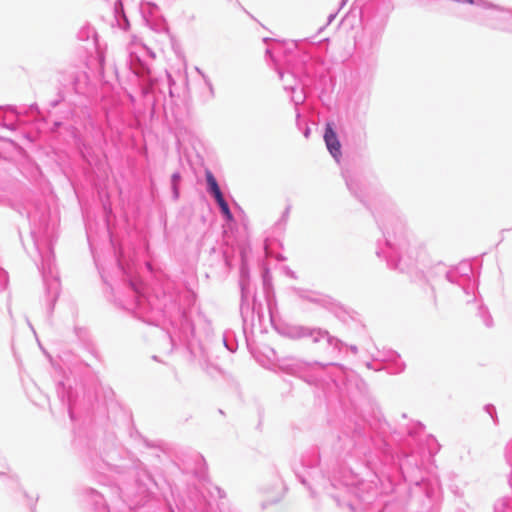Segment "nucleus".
I'll return each mask as SVG.
<instances>
[{
	"label": "nucleus",
	"mask_w": 512,
	"mask_h": 512,
	"mask_svg": "<svg viewBox=\"0 0 512 512\" xmlns=\"http://www.w3.org/2000/svg\"><path fill=\"white\" fill-rule=\"evenodd\" d=\"M219 207H220L222 213L226 216V218L228 220H231L232 219V214L230 212V209H229V206H228L227 202L226 201L223 202L222 204L219 205Z\"/></svg>",
	"instance_id": "3"
},
{
	"label": "nucleus",
	"mask_w": 512,
	"mask_h": 512,
	"mask_svg": "<svg viewBox=\"0 0 512 512\" xmlns=\"http://www.w3.org/2000/svg\"><path fill=\"white\" fill-rule=\"evenodd\" d=\"M213 196L215 197V199H216V201H217L218 205H220V204H222L223 202H225V199H224V197H223V195H222L221 190H219V191H217V192L213 193Z\"/></svg>",
	"instance_id": "4"
},
{
	"label": "nucleus",
	"mask_w": 512,
	"mask_h": 512,
	"mask_svg": "<svg viewBox=\"0 0 512 512\" xmlns=\"http://www.w3.org/2000/svg\"><path fill=\"white\" fill-rule=\"evenodd\" d=\"M180 179H181V176L179 173H174L172 175L173 187H174L175 192L177 191V184L179 183Z\"/></svg>",
	"instance_id": "5"
},
{
	"label": "nucleus",
	"mask_w": 512,
	"mask_h": 512,
	"mask_svg": "<svg viewBox=\"0 0 512 512\" xmlns=\"http://www.w3.org/2000/svg\"><path fill=\"white\" fill-rule=\"evenodd\" d=\"M205 176H206L209 192L213 194V193L219 191L220 190L219 185H218L215 177L213 176L212 172L209 170H206Z\"/></svg>",
	"instance_id": "2"
},
{
	"label": "nucleus",
	"mask_w": 512,
	"mask_h": 512,
	"mask_svg": "<svg viewBox=\"0 0 512 512\" xmlns=\"http://www.w3.org/2000/svg\"><path fill=\"white\" fill-rule=\"evenodd\" d=\"M324 141L332 156L337 158L341 154V144L338 140L336 132L330 123L326 125Z\"/></svg>",
	"instance_id": "1"
}]
</instances>
